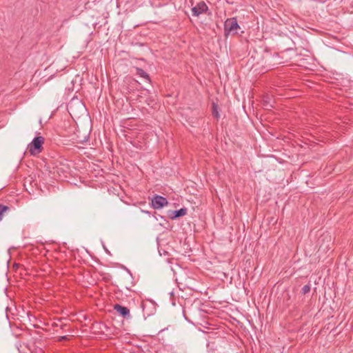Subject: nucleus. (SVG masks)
<instances>
[{"label": "nucleus", "instance_id": "17", "mask_svg": "<svg viewBox=\"0 0 353 353\" xmlns=\"http://www.w3.org/2000/svg\"><path fill=\"white\" fill-rule=\"evenodd\" d=\"M136 44H137V45H139V46H143V43H136Z\"/></svg>", "mask_w": 353, "mask_h": 353}, {"label": "nucleus", "instance_id": "16", "mask_svg": "<svg viewBox=\"0 0 353 353\" xmlns=\"http://www.w3.org/2000/svg\"><path fill=\"white\" fill-rule=\"evenodd\" d=\"M227 3H233V1H228Z\"/></svg>", "mask_w": 353, "mask_h": 353}, {"label": "nucleus", "instance_id": "3", "mask_svg": "<svg viewBox=\"0 0 353 353\" xmlns=\"http://www.w3.org/2000/svg\"><path fill=\"white\" fill-rule=\"evenodd\" d=\"M168 201L167 199L159 194H154L151 199V206L154 209H161L168 205Z\"/></svg>", "mask_w": 353, "mask_h": 353}, {"label": "nucleus", "instance_id": "1", "mask_svg": "<svg viewBox=\"0 0 353 353\" xmlns=\"http://www.w3.org/2000/svg\"><path fill=\"white\" fill-rule=\"evenodd\" d=\"M44 138L43 137H36L28 145V149L31 155L39 154L43 150Z\"/></svg>", "mask_w": 353, "mask_h": 353}, {"label": "nucleus", "instance_id": "10", "mask_svg": "<svg viewBox=\"0 0 353 353\" xmlns=\"http://www.w3.org/2000/svg\"><path fill=\"white\" fill-rule=\"evenodd\" d=\"M147 303H150V304L152 305V309H153L154 310H155V305H154V302H152V301H151L148 300V301H142V302H141V307H142V309H143V312H144V311H145V307H146V305H147Z\"/></svg>", "mask_w": 353, "mask_h": 353}, {"label": "nucleus", "instance_id": "8", "mask_svg": "<svg viewBox=\"0 0 353 353\" xmlns=\"http://www.w3.org/2000/svg\"><path fill=\"white\" fill-rule=\"evenodd\" d=\"M11 208L6 205L0 204V221L3 219V214L10 212Z\"/></svg>", "mask_w": 353, "mask_h": 353}, {"label": "nucleus", "instance_id": "4", "mask_svg": "<svg viewBox=\"0 0 353 353\" xmlns=\"http://www.w3.org/2000/svg\"><path fill=\"white\" fill-rule=\"evenodd\" d=\"M192 6V15L195 17L199 16L202 13L208 11V7L205 3V1H200L196 6H194V1H190Z\"/></svg>", "mask_w": 353, "mask_h": 353}, {"label": "nucleus", "instance_id": "13", "mask_svg": "<svg viewBox=\"0 0 353 353\" xmlns=\"http://www.w3.org/2000/svg\"><path fill=\"white\" fill-rule=\"evenodd\" d=\"M141 212L145 213V214H150V212L149 211H147V210H141Z\"/></svg>", "mask_w": 353, "mask_h": 353}, {"label": "nucleus", "instance_id": "19", "mask_svg": "<svg viewBox=\"0 0 353 353\" xmlns=\"http://www.w3.org/2000/svg\"><path fill=\"white\" fill-rule=\"evenodd\" d=\"M126 276H128V277L132 276V274H130V275H126Z\"/></svg>", "mask_w": 353, "mask_h": 353}, {"label": "nucleus", "instance_id": "9", "mask_svg": "<svg viewBox=\"0 0 353 353\" xmlns=\"http://www.w3.org/2000/svg\"><path fill=\"white\" fill-rule=\"evenodd\" d=\"M219 106L215 103H212V114L213 117L218 119L219 118V114L218 112Z\"/></svg>", "mask_w": 353, "mask_h": 353}, {"label": "nucleus", "instance_id": "2", "mask_svg": "<svg viewBox=\"0 0 353 353\" xmlns=\"http://www.w3.org/2000/svg\"><path fill=\"white\" fill-rule=\"evenodd\" d=\"M240 28L236 18L228 19L224 23L225 36L228 37L230 34H238L237 30Z\"/></svg>", "mask_w": 353, "mask_h": 353}, {"label": "nucleus", "instance_id": "11", "mask_svg": "<svg viewBox=\"0 0 353 353\" xmlns=\"http://www.w3.org/2000/svg\"><path fill=\"white\" fill-rule=\"evenodd\" d=\"M310 289H311L310 285L307 284L302 288L301 292L302 294H306L308 292H310Z\"/></svg>", "mask_w": 353, "mask_h": 353}, {"label": "nucleus", "instance_id": "12", "mask_svg": "<svg viewBox=\"0 0 353 353\" xmlns=\"http://www.w3.org/2000/svg\"><path fill=\"white\" fill-rule=\"evenodd\" d=\"M67 339H68V337H67L66 336H60V337H59V341H63V340H66Z\"/></svg>", "mask_w": 353, "mask_h": 353}, {"label": "nucleus", "instance_id": "20", "mask_svg": "<svg viewBox=\"0 0 353 353\" xmlns=\"http://www.w3.org/2000/svg\"><path fill=\"white\" fill-rule=\"evenodd\" d=\"M159 216L161 218V219H163V217L161 215L159 214Z\"/></svg>", "mask_w": 353, "mask_h": 353}, {"label": "nucleus", "instance_id": "6", "mask_svg": "<svg viewBox=\"0 0 353 353\" xmlns=\"http://www.w3.org/2000/svg\"><path fill=\"white\" fill-rule=\"evenodd\" d=\"M187 211L188 210L186 208H182L177 210H169L168 212V216L170 219L174 220L185 216L187 214Z\"/></svg>", "mask_w": 353, "mask_h": 353}, {"label": "nucleus", "instance_id": "14", "mask_svg": "<svg viewBox=\"0 0 353 353\" xmlns=\"http://www.w3.org/2000/svg\"><path fill=\"white\" fill-rule=\"evenodd\" d=\"M153 216L155 218L156 220H158V219H159V216L157 217L155 215H154Z\"/></svg>", "mask_w": 353, "mask_h": 353}, {"label": "nucleus", "instance_id": "7", "mask_svg": "<svg viewBox=\"0 0 353 353\" xmlns=\"http://www.w3.org/2000/svg\"><path fill=\"white\" fill-rule=\"evenodd\" d=\"M136 71H137V74L145 79L150 83L151 82L149 74L146 72H145L142 68H136Z\"/></svg>", "mask_w": 353, "mask_h": 353}, {"label": "nucleus", "instance_id": "5", "mask_svg": "<svg viewBox=\"0 0 353 353\" xmlns=\"http://www.w3.org/2000/svg\"><path fill=\"white\" fill-rule=\"evenodd\" d=\"M113 308L123 319L127 320L131 319L130 310L127 307L116 303L113 305Z\"/></svg>", "mask_w": 353, "mask_h": 353}, {"label": "nucleus", "instance_id": "18", "mask_svg": "<svg viewBox=\"0 0 353 353\" xmlns=\"http://www.w3.org/2000/svg\"><path fill=\"white\" fill-rule=\"evenodd\" d=\"M118 3H119V1H116V5H117V7L119 6H118Z\"/></svg>", "mask_w": 353, "mask_h": 353}, {"label": "nucleus", "instance_id": "15", "mask_svg": "<svg viewBox=\"0 0 353 353\" xmlns=\"http://www.w3.org/2000/svg\"><path fill=\"white\" fill-rule=\"evenodd\" d=\"M153 216L155 218L156 220H158V219H159V216L157 217L155 215H154Z\"/></svg>", "mask_w": 353, "mask_h": 353}]
</instances>
